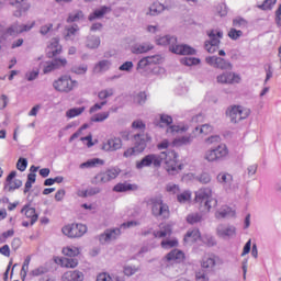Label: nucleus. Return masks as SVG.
Returning <instances> with one entry per match:
<instances>
[{"label":"nucleus","mask_w":281,"mask_h":281,"mask_svg":"<svg viewBox=\"0 0 281 281\" xmlns=\"http://www.w3.org/2000/svg\"><path fill=\"white\" fill-rule=\"evenodd\" d=\"M53 30H54V24L48 23L41 26L40 34H42V36H47V33H49Z\"/></svg>","instance_id":"obj_59"},{"label":"nucleus","mask_w":281,"mask_h":281,"mask_svg":"<svg viewBox=\"0 0 281 281\" xmlns=\"http://www.w3.org/2000/svg\"><path fill=\"white\" fill-rule=\"evenodd\" d=\"M164 61V57L161 55H153V56H147L143 57L138 63H137V71H144L146 70L147 67H153V65H161Z\"/></svg>","instance_id":"obj_15"},{"label":"nucleus","mask_w":281,"mask_h":281,"mask_svg":"<svg viewBox=\"0 0 281 281\" xmlns=\"http://www.w3.org/2000/svg\"><path fill=\"white\" fill-rule=\"evenodd\" d=\"M153 137L148 135V133H136L132 137L133 145L132 147H127L123 151L124 159H133L137 157V155H142L144 150H146V146H148V142H151Z\"/></svg>","instance_id":"obj_3"},{"label":"nucleus","mask_w":281,"mask_h":281,"mask_svg":"<svg viewBox=\"0 0 281 281\" xmlns=\"http://www.w3.org/2000/svg\"><path fill=\"white\" fill-rule=\"evenodd\" d=\"M227 155H229L227 145L221 144L216 148L207 150L205 153L204 159H206V161H221L225 159Z\"/></svg>","instance_id":"obj_10"},{"label":"nucleus","mask_w":281,"mask_h":281,"mask_svg":"<svg viewBox=\"0 0 281 281\" xmlns=\"http://www.w3.org/2000/svg\"><path fill=\"white\" fill-rule=\"evenodd\" d=\"M178 245L179 240H177V238L165 239L160 243V247H162V249H172V247H178Z\"/></svg>","instance_id":"obj_44"},{"label":"nucleus","mask_w":281,"mask_h":281,"mask_svg":"<svg viewBox=\"0 0 281 281\" xmlns=\"http://www.w3.org/2000/svg\"><path fill=\"white\" fill-rule=\"evenodd\" d=\"M195 181H199V183H201L202 186H207L209 183H212V175L204 171L195 176Z\"/></svg>","instance_id":"obj_39"},{"label":"nucleus","mask_w":281,"mask_h":281,"mask_svg":"<svg viewBox=\"0 0 281 281\" xmlns=\"http://www.w3.org/2000/svg\"><path fill=\"white\" fill-rule=\"evenodd\" d=\"M157 45L168 46L169 50L172 52V47L177 45V37L171 35H165L162 37L156 38Z\"/></svg>","instance_id":"obj_26"},{"label":"nucleus","mask_w":281,"mask_h":281,"mask_svg":"<svg viewBox=\"0 0 281 281\" xmlns=\"http://www.w3.org/2000/svg\"><path fill=\"white\" fill-rule=\"evenodd\" d=\"M217 218H234L236 216V211L232 210L229 206H222L216 213Z\"/></svg>","instance_id":"obj_30"},{"label":"nucleus","mask_w":281,"mask_h":281,"mask_svg":"<svg viewBox=\"0 0 281 281\" xmlns=\"http://www.w3.org/2000/svg\"><path fill=\"white\" fill-rule=\"evenodd\" d=\"M64 256H68V258H76V256L80 255V249L78 247H66L63 249Z\"/></svg>","instance_id":"obj_41"},{"label":"nucleus","mask_w":281,"mask_h":281,"mask_svg":"<svg viewBox=\"0 0 281 281\" xmlns=\"http://www.w3.org/2000/svg\"><path fill=\"white\" fill-rule=\"evenodd\" d=\"M209 40L204 43V47L209 54L218 52V45H221V38H223V32L211 30L206 32Z\"/></svg>","instance_id":"obj_9"},{"label":"nucleus","mask_w":281,"mask_h":281,"mask_svg":"<svg viewBox=\"0 0 281 281\" xmlns=\"http://www.w3.org/2000/svg\"><path fill=\"white\" fill-rule=\"evenodd\" d=\"M228 36L233 41H238V38H240V36H243V31H238L236 29H231V31L228 32Z\"/></svg>","instance_id":"obj_60"},{"label":"nucleus","mask_w":281,"mask_h":281,"mask_svg":"<svg viewBox=\"0 0 281 281\" xmlns=\"http://www.w3.org/2000/svg\"><path fill=\"white\" fill-rule=\"evenodd\" d=\"M81 19H85V13H82V11H76L69 14L67 23H76L77 21H81Z\"/></svg>","instance_id":"obj_47"},{"label":"nucleus","mask_w":281,"mask_h":281,"mask_svg":"<svg viewBox=\"0 0 281 281\" xmlns=\"http://www.w3.org/2000/svg\"><path fill=\"white\" fill-rule=\"evenodd\" d=\"M137 271H139V268L135 266H125L123 268V273L124 276H127V278H131V276H135Z\"/></svg>","instance_id":"obj_51"},{"label":"nucleus","mask_w":281,"mask_h":281,"mask_svg":"<svg viewBox=\"0 0 281 281\" xmlns=\"http://www.w3.org/2000/svg\"><path fill=\"white\" fill-rule=\"evenodd\" d=\"M95 166H104V160L100 159V158H93V159H90L86 162H82L80 165V168L81 169H85V168H95Z\"/></svg>","instance_id":"obj_37"},{"label":"nucleus","mask_w":281,"mask_h":281,"mask_svg":"<svg viewBox=\"0 0 281 281\" xmlns=\"http://www.w3.org/2000/svg\"><path fill=\"white\" fill-rule=\"evenodd\" d=\"M194 137H196V132H193L192 134L178 137L173 139L172 144L173 146L180 147V146H190L192 142H194Z\"/></svg>","instance_id":"obj_25"},{"label":"nucleus","mask_w":281,"mask_h":281,"mask_svg":"<svg viewBox=\"0 0 281 281\" xmlns=\"http://www.w3.org/2000/svg\"><path fill=\"white\" fill-rule=\"evenodd\" d=\"M154 46L150 43H140V44H134L131 47L132 54H147V52H150Z\"/></svg>","instance_id":"obj_28"},{"label":"nucleus","mask_w":281,"mask_h":281,"mask_svg":"<svg viewBox=\"0 0 281 281\" xmlns=\"http://www.w3.org/2000/svg\"><path fill=\"white\" fill-rule=\"evenodd\" d=\"M100 43V36L90 34L86 37L85 45L88 49H98Z\"/></svg>","instance_id":"obj_31"},{"label":"nucleus","mask_w":281,"mask_h":281,"mask_svg":"<svg viewBox=\"0 0 281 281\" xmlns=\"http://www.w3.org/2000/svg\"><path fill=\"white\" fill-rule=\"evenodd\" d=\"M61 232L65 236H68V238H81V236H85V234H87V225L85 224L66 225L63 227Z\"/></svg>","instance_id":"obj_11"},{"label":"nucleus","mask_w":281,"mask_h":281,"mask_svg":"<svg viewBox=\"0 0 281 281\" xmlns=\"http://www.w3.org/2000/svg\"><path fill=\"white\" fill-rule=\"evenodd\" d=\"M220 238H234L236 236V226L220 224L216 228Z\"/></svg>","instance_id":"obj_19"},{"label":"nucleus","mask_w":281,"mask_h":281,"mask_svg":"<svg viewBox=\"0 0 281 281\" xmlns=\"http://www.w3.org/2000/svg\"><path fill=\"white\" fill-rule=\"evenodd\" d=\"M218 257L215 255L204 256L201 260V268L205 273H214V269L216 268V261Z\"/></svg>","instance_id":"obj_17"},{"label":"nucleus","mask_w":281,"mask_h":281,"mask_svg":"<svg viewBox=\"0 0 281 281\" xmlns=\"http://www.w3.org/2000/svg\"><path fill=\"white\" fill-rule=\"evenodd\" d=\"M63 267H67L68 269H75V267H78V259L67 257L61 260Z\"/></svg>","instance_id":"obj_45"},{"label":"nucleus","mask_w":281,"mask_h":281,"mask_svg":"<svg viewBox=\"0 0 281 281\" xmlns=\"http://www.w3.org/2000/svg\"><path fill=\"white\" fill-rule=\"evenodd\" d=\"M170 124H172V116L168 114H160L159 123L157 124V126H159L160 128H164L166 126H170Z\"/></svg>","instance_id":"obj_40"},{"label":"nucleus","mask_w":281,"mask_h":281,"mask_svg":"<svg viewBox=\"0 0 281 281\" xmlns=\"http://www.w3.org/2000/svg\"><path fill=\"white\" fill-rule=\"evenodd\" d=\"M172 226L170 224H165L160 227V231H154V238H166V236H171Z\"/></svg>","instance_id":"obj_34"},{"label":"nucleus","mask_w":281,"mask_h":281,"mask_svg":"<svg viewBox=\"0 0 281 281\" xmlns=\"http://www.w3.org/2000/svg\"><path fill=\"white\" fill-rule=\"evenodd\" d=\"M177 199L179 203H188V201L192 199V193L190 191H184L182 193H179L177 195Z\"/></svg>","instance_id":"obj_50"},{"label":"nucleus","mask_w":281,"mask_h":281,"mask_svg":"<svg viewBox=\"0 0 281 281\" xmlns=\"http://www.w3.org/2000/svg\"><path fill=\"white\" fill-rule=\"evenodd\" d=\"M21 214H24L26 218H31V225H34L38 221V214H36V209L30 207L27 205L23 206Z\"/></svg>","instance_id":"obj_32"},{"label":"nucleus","mask_w":281,"mask_h":281,"mask_svg":"<svg viewBox=\"0 0 281 281\" xmlns=\"http://www.w3.org/2000/svg\"><path fill=\"white\" fill-rule=\"evenodd\" d=\"M207 273L210 272H205V270H201L196 272L195 273L196 281H210V277H207Z\"/></svg>","instance_id":"obj_61"},{"label":"nucleus","mask_w":281,"mask_h":281,"mask_svg":"<svg viewBox=\"0 0 281 281\" xmlns=\"http://www.w3.org/2000/svg\"><path fill=\"white\" fill-rule=\"evenodd\" d=\"M182 65H186L187 67H192V65H199L201 63V59L195 57H183L181 59Z\"/></svg>","instance_id":"obj_49"},{"label":"nucleus","mask_w":281,"mask_h":281,"mask_svg":"<svg viewBox=\"0 0 281 281\" xmlns=\"http://www.w3.org/2000/svg\"><path fill=\"white\" fill-rule=\"evenodd\" d=\"M64 281H82L85 280V274L81 271L74 270V271H67L63 276Z\"/></svg>","instance_id":"obj_29"},{"label":"nucleus","mask_w":281,"mask_h":281,"mask_svg":"<svg viewBox=\"0 0 281 281\" xmlns=\"http://www.w3.org/2000/svg\"><path fill=\"white\" fill-rule=\"evenodd\" d=\"M97 281H111V274L106 272L99 273L97 276Z\"/></svg>","instance_id":"obj_64"},{"label":"nucleus","mask_w":281,"mask_h":281,"mask_svg":"<svg viewBox=\"0 0 281 281\" xmlns=\"http://www.w3.org/2000/svg\"><path fill=\"white\" fill-rule=\"evenodd\" d=\"M251 111L243 105H229L226 110V117H228L232 124H238L243 120H247Z\"/></svg>","instance_id":"obj_6"},{"label":"nucleus","mask_w":281,"mask_h":281,"mask_svg":"<svg viewBox=\"0 0 281 281\" xmlns=\"http://www.w3.org/2000/svg\"><path fill=\"white\" fill-rule=\"evenodd\" d=\"M85 113V106L81 108H72L66 112V116L69 119L78 117V115H82Z\"/></svg>","instance_id":"obj_46"},{"label":"nucleus","mask_w":281,"mask_h":281,"mask_svg":"<svg viewBox=\"0 0 281 281\" xmlns=\"http://www.w3.org/2000/svg\"><path fill=\"white\" fill-rule=\"evenodd\" d=\"M122 148V139L121 138H110L103 145V150H108L110 153H114L115 150H120Z\"/></svg>","instance_id":"obj_27"},{"label":"nucleus","mask_w":281,"mask_h":281,"mask_svg":"<svg viewBox=\"0 0 281 281\" xmlns=\"http://www.w3.org/2000/svg\"><path fill=\"white\" fill-rule=\"evenodd\" d=\"M164 11V5L161 3H154L149 7L150 16H157L160 12Z\"/></svg>","instance_id":"obj_48"},{"label":"nucleus","mask_w":281,"mask_h":281,"mask_svg":"<svg viewBox=\"0 0 281 281\" xmlns=\"http://www.w3.org/2000/svg\"><path fill=\"white\" fill-rule=\"evenodd\" d=\"M38 74H40L38 70H31L25 74V78L29 82H32L36 80V78H38Z\"/></svg>","instance_id":"obj_62"},{"label":"nucleus","mask_w":281,"mask_h":281,"mask_svg":"<svg viewBox=\"0 0 281 281\" xmlns=\"http://www.w3.org/2000/svg\"><path fill=\"white\" fill-rule=\"evenodd\" d=\"M186 260V254L180 249L169 251L161 263V271L166 278H177L179 276V265Z\"/></svg>","instance_id":"obj_2"},{"label":"nucleus","mask_w":281,"mask_h":281,"mask_svg":"<svg viewBox=\"0 0 281 281\" xmlns=\"http://www.w3.org/2000/svg\"><path fill=\"white\" fill-rule=\"evenodd\" d=\"M16 171H11L9 176L7 177V184L4 186V190H8V192H14V190H19L21 186H23V181L20 179H15Z\"/></svg>","instance_id":"obj_20"},{"label":"nucleus","mask_w":281,"mask_h":281,"mask_svg":"<svg viewBox=\"0 0 281 281\" xmlns=\"http://www.w3.org/2000/svg\"><path fill=\"white\" fill-rule=\"evenodd\" d=\"M278 0H265L262 4L259 5L261 10H271L276 5Z\"/></svg>","instance_id":"obj_58"},{"label":"nucleus","mask_w":281,"mask_h":281,"mask_svg":"<svg viewBox=\"0 0 281 281\" xmlns=\"http://www.w3.org/2000/svg\"><path fill=\"white\" fill-rule=\"evenodd\" d=\"M113 93H115V90L113 88H108V89L99 91L98 98H99V100H102V102H104V101H106L108 98L113 97Z\"/></svg>","instance_id":"obj_42"},{"label":"nucleus","mask_w":281,"mask_h":281,"mask_svg":"<svg viewBox=\"0 0 281 281\" xmlns=\"http://www.w3.org/2000/svg\"><path fill=\"white\" fill-rule=\"evenodd\" d=\"M133 61H125L123 65L119 67L120 71H132L133 70Z\"/></svg>","instance_id":"obj_63"},{"label":"nucleus","mask_w":281,"mask_h":281,"mask_svg":"<svg viewBox=\"0 0 281 281\" xmlns=\"http://www.w3.org/2000/svg\"><path fill=\"white\" fill-rule=\"evenodd\" d=\"M165 161L166 170L169 175H177L181 170V165L177 164V153L173 150L161 151L160 154H148L142 158V160L136 161L137 170H143V168H161V162Z\"/></svg>","instance_id":"obj_1"},{"label":"nucleus","mask_w":281,"mask_h":281,"mask_svg":"<svg viewBox=\"0 0 281 281\" xmlns=\"http://www.w3.org/2000/svg\"><path fill=\"white\" fill-rule=\"evenodd\" d=\"M111 12V7L103 5L100 9L94 10L92 14L89 15V21H95V19H102L104 14Z\"/></svg>","instance_id":"obj_35"},{"label":"nucleus","mask_w":281,"mask_h":281,"mask_svg":"<svg viewBox=\"0 0 281 281\" xmlns=\"http://www.w3.org/2000/svg\"><path fill=\"white\" fill-rule=\"evenodd\" d=\"M34 25H36V22H31L29 24H21L19 22H14L8 29L0 26L3 32L1 37L2 42L5 43V38H8V36H19V34H23V32H30L34 27Z\"/></svg>","instance_id":"obj_7"},{"label":"nucleus","mask_w":281,"mask_h":281,"mask_svg":"<svg viewBox=\"0 0 281 281\" xmlns=\"http://www.w3.org/2000/svg\"><path fill=\"white\" fill-rule=\"evenodd\" d=\"M111 69V61L109 59H103L97 63L93 67V74H104Z\"/></svg>","instance_id":"obj_33"},{"label":"nucleus","mask_w":281,"mask_h":281,"mask_svg":"<svg viewBox=\"0 0 281 281\" xmlns=\"http://www.w3.org/2000/svg\"><path fill=\"white\" fill-rule=\"evenodd\" d=\"M195 203L200 204L201 212H210L218 205V201L212 198V188H201L195 192Z\"/></svg>","instance_id":"obj_4"},{"label":"nucleus","mask_w":281,"mask_h":281,"mask_svg":"<svg viewBox=\"0 0 281 281\" xmlns=\"http://www.w3.org/2000/svg\"><path fill=\"white\" fill-rule=\"evenodd\" d=\"M202 216L199 213H192L187 216V222L190 223V225H194V223H201Z\"/></svg>","instance_id":"obj_53"},{"label":"nucleus","mask_w":281,"mask_h":281,"mask_svg":"<svg viewBox=\"0 0 281 281\" xmlns=\"http://www.w3.org/2000/svg\"><path fill=\"white\" fill-rule=\"evenodd\" d=\"M131 190H135V186L128 182L117 183L114 186V192H128Z\"/></svg>","instance_id":"obj_38"},{"label":"nucleus","mask_w":281,"mask_h":281,"mask_svg":"<svg viewBox=\"0 0 281 281\" xmlns=\"http://www.w3.org/2000/svg\"><path fill=\"white\" fill-rule=\"evenodd\" d=\"M10 4L18 9V11L14 12V16H21L23 12H27V10H30V3H27V0H10Z\"/></svg>","instance_id":"obj_23"},{"label":"nucleus","mask_w":281,"mask_h":281,"mask_svg":"<svg viewBox=\"0 0 281 281\" xmlns=\"http://www.w3.org/2000/svg\"><path fill=\"white\" fill-rule=\"evenodd\" d=\"M120 175V170L115 168L108 169L105 172H100L92 179L91 183L93 186H99L100 183H109V181H113V179H117Z\"/></svg>","instance_id":"obj_13"},{"label":"nucleus","mask_w":281,"mask_h":281,"mask_svg":"<svg viewBox=\"0 0 281 281\" xmlns=\"http://www.w3.org/2000/svg\"><path fill=\"white\" fill-rule=\"evenodd\" d=\"M217 182L225 188V190H238V184H234V176L227 172H221L217 175Z\"/></svg>","instance_id":"obj_16"},{"label":"nucleus","mask_w":281,"mask_h":281,"mask_svg":"<svg viewBox=\"0 0 281 281\" xmlns=\"http://www.w3.org/2000/svg\"><path fill=\"white\" fill-rule=\"evenodd\" d=\"M205 63L211 67H214V69H222V71H226L227 69L233 68L232 63L218 56H209L205 58Z\"/></svg>","instance_id":"obj_14"},{"label":"nucleus","mask_w":281,"mask_h":281,"mask_svg":"<svg viewBox=\"0 0 281 281\" xmlns=\"http://www.w3.org/2000/svg\"><path fill=\"white\" fill-rule=\"evenodd\" d=\"M88 70H89V66H87V64L72 66L70 69V71L72 74H76L77 76H85V74H87Z\"/></svg>","instance_id":"obj_43"},{"label":"nucleus","mask_w":281,"mask_h":281,"mask_svg":"<svg viewBox=\"0 0 281 281\" xmlns=\"http://www.w3.org/2000/svg\"><path fill=\"white\" fill-rule=\"evenodd\" d=\"M201 238V232L199 229L189 231L184 236V243H196Z\"/></svg>","instance_id":"obj_36"},{"label":"nucleus","mask_w":281,"mask_h":281,"mask_svg":"<svg viewBox=\"0 0 281 281\" xmlns=\"http://www.w3.org/2000/svg\"><path fill=\"white\" fill-rule=\"evenodd\" d=\"M44 273H47V268L43 266H40L30 272L33 277L44 276Z\"/></svg>","instance_id":"obj_57"},{"label":"nucleus","mask_w":281,"mask_h":281,"mask_svg":"<svg viewBox=\"0 0 281 281\" xmlns=\"http://www.w3.org/2000/svg\"><path fill=\"white\" fill-rule=\"evenodd\" d=\"M122 232L120 228L106 229L103 234L99 236V241L101 245H105V243H111V240H115Z\"/></svg>","instance_id":"obj_21"},{"label":"nucleus","mask_w":281,"mask_h":281,"mask_svg":"<svg viewBox=\"0 0 281 281\" xmlns=\"http://www.w3.org/2000/svg\"><path fill=\"white\" fill-rule=\"evenodd\" d=\"M67 65V59L66 58H56L53 59V61L48 63L45 67L43 72L44 74H52V71L56 69H60V67H65Z\"/></svg>","instance_id":"obj_22"},{"label":"nucleus","mask_w":281,"mask_h":281,"mask_svg":"<svg viewBox=\"0 0 281 281\" xmlns=\"http://www.w3.org/2000/svg\"><path fill=\"white\" fill-rule=\"evenodd\" d=\"M110 112H102L93 115L91 117V122H104V120H109Z\"/></svg>","instance_id":"obj_52"},{"label":"nucleus","mask_w":281,"mask_h":281,"mask_svg":"<svg viewBox=\"0 0 281 281\" xmlns=\"http://www.w3.org/2000/svg\"><path fill=\"white\" fill-rule=\"evenodd\" d=\"M53 87L59 93H70V91L78 87V81L71 79V76L64 75L53 82Z\"/></svg>","instance_id":"obj_8"},{"label":"nucleus","mask_w":281,"mask_h":281,"mask_svg":"<svg viewBox=\"0 0 281 281\" xmlns=\"http://www.w3.org/2000/svg\"><path fill=\"white\" fill-rule=\"evenodd\" d=\"M172 54H178L180 56H194L196 55V49L191 47L188 44H175L173 47H171Z\"/></svg>","instance_id":"obj_18"},{"label":"nucleus","mask_w":281,"mask_h":281,"mask_svg":"<svg viewBox=\"0 0 281 281\" xmlns=\"http://www.w3.org/2000/svg\"><path fill=\"white\" fill-rule=\"evenodd\" d=\"M147 205L151 207V215L155 218L166 221L170 218V206H168L164 199L159 195L153 196L147 201Z\"/></svg>","instance_id":"obj_5"},{"label":"nucleus","mask_w":281,"mask_h":281,"mask_svg":"<svg viewBox=\"0 0 281 281\" xmlns=\"http://www.w3.org/2000/svg\"><path fill=\"white\" fill-rule=\"evenodd\" d=\"M132 128H134L135 131H138V133H146L144 131H146V124H144V122L142 121H134L132 123Z\"/></svg>","instance_id":"obj_54"},{"label":"nucleus","mask_w":281,"mask_h":281,"mask_svg":"<svg viewBox=\"0 0 281 281\" xmlns=\"http://www.w3.org/2000/svg\"><path fill=\"white\" fill-rule=\"evenodd\" d=\"M16 168L20 170V172H25L27 169V159L26 158H19L16 162Z\"/></svg>","instance_id":"obj_56"},{"label":"nucleus","mask_w":281,"mask_h":281,"mask_svg":"<svg viewBox=\"0 0 281 281\" xmlns=\"http://www.w3.org/2000/svg\"><path fill=\"white\" fill-rule=\"evenodd\" d=\"M63 52V46H60V43L58 38H53L50 41V44L48 45V52L47 56L48 58H54V56H58Z\"/></svg>","instance_id":"obj_24"},{"label":"nucleus","mask_w":281,"mask_h":281,"mask_svg":"<svg viewBox=\"0 0 281 281\" xmlns=\"http://www.w3.org/2000/svg\"><path fill=\"white\" fill-rule=\"evenodd\" d=\"M217 85H240L243 77L234 71H224L216 77Z\"/></svg>","instance_id":"obj_12"},{"label":"nucleus","mask_w":281,"mask_h":281,"mask_svg":"<svg viewBox=\"0 0 281 281\" xmlns=\"http://www.w3.org/2000/svg\"><path fill=\"white\" fill-rule=\"evenodd\" d=\"M179 186L172 182L166 186V192H168L169 194H179Z\"/></svg>","instance_id":"obj_55"}]
</instances>
